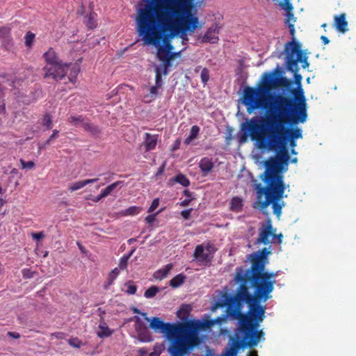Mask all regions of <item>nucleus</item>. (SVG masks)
Wrapping results in <instances>:
<instances>
[{"instance_id": "ddd939ff", "label": "nucleus", "mask_w": 356, "mask_h": 356, "mask_svg": "<svg viewBox=\"0 0 356 356\" xmlns=\"http://www.w3.org/2000/svg\"><path fill=\"white\" fill-rule=\"evenodd\" d=\"M206 250L207 252H209V253L204 252V247L202 244L197 245L195 248L193 257L198 261L210 263L213 257L210 256L209 253H213L216 252V249L211 243H207Z\"/></svg>"}, {"instance_id": "6e6552de", "label": "nucleus", "mask_w": 356, "mask_h": 356, "mask_svg": "<svg viewBox=\"0 0 356 356\" xmlns=\"http://www.w3.org/2000/svg\"><path fill=\"white\" fill-rule=\"evenodd\" d=\"M264 174L263 181L265 186L260 188L258 193L260 195H264L265 200L260 203V208L265 209L271 204L273 213L280 218L282 208L285 206L284 202L282 201L286 190L284 177L282 173L267 170H265Z\"/></svg>"}, {"instance_id": "3c124183", "label": "nucleus", "mask_w": 356, "mask_h": 356, "mask_svg": "<svg viewBox=\"0 0 356 356\" xmlns=\"http://www.w3.org/2000/svg\"><path fill=\"white\" fill-rule=\"evenodd\" d=\"M163 209L160 210L159 212H157L156 214H150V215H148L146 218H145V221L147 222V223H149V224H151L153 222L155 221L156 220V216L162 211Z\"/></svg>"}, {"instance_id": "1a4fd4ad", "label": "nucleus", "mask_w": 356, "mask_h": 356, "mask_svg": "<svg viewBox=\"0 0 356 356\" xmlns=\"http://www.w3.org/2000/svg\"><path fill=\"white\" fill-rule=\"evenodd\" d=\"M182 341L175 342L173 347L175 356H185L186 353L200 343L199 330H206L214 325L213 320L188 321L182 323Z\"/></svg>"}, {"instance_id": "39448f33", "label": "nucleus", "mask_w": 356, "mask_h": 356, "mask_svg": "<svg viewBox=\"0 0 356 356\" xmlns=\"http://www.w3.org/2000/svg\"><path fill=\"white\" fill-rule=\"evenodd\" d=\"M241 129L243 134L241 137V142H245L250 136L252 140L257 143L259 148L276 151V156L270 157L264 162L265 170L282 174L284 166L287 165L289 160L286 145L275 147L268 146L266 144L269 140L268 134H264L263 131H258L254 125L248 122L243 124Z\"/></svg>"}, {"instance_id": "c9c22d12", "label": "nucleus", "mask_w": 356, "mask_h": 356, "mask_svg": "<svg viewBox=\"0 0 356 356\" xmlns=\"http://www.w3.org/2000/svg\"><path fill=\"white\" fill-rule=\"evenodd\" d=\"M85 186L83 180L78 181L73 183L72 185L69 186V191L70 192H74L75 191L79 190Z\"/></svg>"}, {"instance_id": "ea45409f", "label": "nucleus", "mask_w": 356, "mask_h": 356, "mask_svg": "<svg viewBox=\"0 0 356 356\" xmlns=\"http://www.w3.org/2000/svg\"><path fill=\"white\" fill-rule=\"evenodd\" d=\"M162 76L161 72L159 68L156 69V76H155V86L161 87L162 86Z\"/></svg>"}, {"instance_id": "4d7b16f0", "label": "nucleus", "mask_w": 356, "mask_h": 356, "mask_svg": "<svg viewBox=\"0 0 356 356\" xmlns=\"http://www.w3.org/2000/svg\"><path fill=\"white\" fill-rule=\"evenodd\" d=\"M7 335L15 339L20 338L19 333L15 332H8Z\"/></svg>"}, {"instance_id": "5701e85b", "label": "nucleus", "mask_w": 356, "mask_h": 356, "mask_svg": "<svg viewBox=\"0 0 356 356\" xmlns=\"http://www.w3.org/2000/svg\"><path fill=\"white\" fill-rule=\"evenodd\" d=\"M157 143V138L155 136H152L149 133L145 134V146L146 148V151H150L154 149Z\"/></svg>"}, {"instance_id": "0e129e2a", "label": "nucleus", "mask_w": 356, "mask_h": 356, "mask_svg": "<svg viewBox=\"0 0 356 356\" xmlns=\"http://www.w3.org/2000/svg\"><path fill=\"white\" fill-rule=\"evenodd\" d=\"M5 113H6V104L3 100L2 103L0 104V114H5Z\"/></svg>"}, {"instance_id": "e2e57ef3", "label": "nucleus", "mask_w": 356, "mask_h": 356, "mask_svg": "<svg viewBox=\"0 0 356 356\" xmlns=\"http://www.w3.org/2000/svg\"><path fill=\"white\" fill-rule=\"evenodd\" d=\"M51 336H54L58 339H63L65 334L63 332H54V333L51 334Z\"/></svg>"}, {"instance_id": "c85d7f7f", "label": "nucleus", "mask_w": 356, "mask_h": 356, "mask_svg": "<svg viewBox=\"0 0 356 356\" xmlns=\"http://www.w3.org/2000/svg\"><path fill=\"white\" fill-rule=\"evenodd\" d=\"M67 122L73 126H77L79 123L83 124L84 122V118L82 115H71L68 118Z\"/></svg>"}, {"instance_id": "423d86ee", "label": "nucleus", "mask_w": 356, "mask_h": 356, "mask_svg": "<svg viewBox=\"0 0 356 356\" xmlns=\"http://www.w3.org/2000/svg\"><path fill=\"white\" fill-rule=\"evenodd\" d=\"M265 266L261 269L246 270L242 269L236 274L235 280L236 282H243L245 285L248 283L254 288V293L252 295L255 304L258 307H263L260 305L261 301L266 302L272 296L270 293L274 289V285L276 282L275 277L277 273L265 272Z\"/></svg>"}, {"instance_id": "4468645a", "label": "nucleus", "mask_w": 356, "mask_h": 356, "mask_svg": "<svg viewBox=\"0 0 356 356\" xmlns=\"http://www.w3.org/2000/svg\"><path fill=\"white\" fill-rule=\"evenodd\" d=\"M270 254L267 248H264L261 250L252 253L250 256L251 266L248 270L261 269L265 266L267 261V257Z\"/></svg>"}, {"instance_id": "20e7f679", "label": "nucleus", "mask_w": 356, "mask_h": 356, "mask_svg": "<svg viewBox=\"0 0 356 356\" xmlns=\"http://www.w3.org/2000/svg\"><path fill=\"white\" fill-rule=\"evenodd\" d=\"M292 84L293 82L285 76L275 77V73H264L257 88L248 86L243 90V104L248 113L251 114L258 108L265 109L266 115L271 113L270 104L275 95H271L272 90L277 87L289 88Z\"/></svg>"}, {"instance_id": "338daca9", "label": "nucleus", "mask_w": 356, "mask_h": 356, "mask_svg": "<svg viewBox=\"0 0 356 356\" xmlns=\"http://www.w3.org/2000/svg\"><path fill=\"white\" fill-rule=\"evenodd\" d=\"M321 40H322V42L324 44H327L330 42L329 39L326 36H325V35H322L321 37Z\"/></svg>"}, {"instance_id": "c03bdc74", "label": "nucleus", "mask_w": 356, "mask_h": 356, "mask_svg": "<svg viewBox=\"0 0 356 356\" xmlns=\"http://www.w3.org/2000/svg\"><path fill=\"white\" fill-rule=\"evenodd\" d=\"M159 198H155L152 201L150 207H149V209L147 210V212L148 213L153 212L159 207Z\"/></svg>"}, {"instance_id": "de8ad7c7", "label": "nucleus", "mask_w": 356, "mask_h": 356, "mask_svg": "<svg viewBox=\"0 0 356 356\" xmlns=\"http://www.w3.org/2000/svg\"><path fill=\"white\" fill-rule=\"evenodd\" d=\"M119 269L118 268H114L109 274L110 284L118 277L119 274Z\"/></svg>"}, {"instance_id": "680f3d73", "label": "nucleus", "mask_w": 356, "mask_h": 356, "mask_svg": "<svg viewBox=\"0 0 356 356\" xmlns=\"http://www.w3.org/2000/svg\"><path fill=\"white\" fill-rule=\"evenodd\" d=\"M59 131L57 129H54L52 131V134L50 136V140H54L58 137Z\"/></svg>"}, {"instance_id": "8fccbe9b", "label": "nucleus", "mask_w": 356, "mask_h": 356, "mask_svg": "<svg viewBox=\"0 0 356 356\" xmlns=\"http://www.w3.org/2000/svg\"><path fill=\"white\" fill-rule=\"evenodd\" d=\"M31 236L34 240L40 241V239H42L44 237V234L43 232H33L31 234Z\"/></svg>"}, {"instance_id": "f704fd0d", "label": "nucleus", "mask_w": 356, "mask_h": 356, "mask_svg": "<svg viewBox=\"0 0 356 356\" xmlns=\"http://www.w3.org/2000/svg\"><path fill=\"white\" fill-rule=\"evenodd\" d=\"M200 78L201 81L204 85H206L207 83L209 81L210 75H209V70L204 67L202 70L201 74H200Z\"/></svg>"}, {"instance_id": "09e8293b", "label": "nucleus", "mask_w": 356, "mask_h": 356, "mask_svg": "<svg viewBox=\"0 0 356 356\" xmlns=\"http://www.w3.org/2000/svg\"><path fill=\"white\" fill-rule=\"evenodd\" d=\"M282 7L287 13H291V10H293V6L290 3V0H284Z\"/></svg>"}, {"instance_id": "2f4dec72", "label": "nucleus", "mask_w": 356, "mask_h": 356, "mask_svg": "<svg viewBox=\"0 0 356 356\" xmlns=\"http://www.w3.org/2000/svg\"><path fill=\"white\" fill-rule=\"evenodd\" d=\"M124 286L127 287L126 293L129 295H134L137 291V286L134 284L133 281H129L125 283Z\"/></svg>"}, {"instance_id": "79ce46f5", "label": "nucleus", "mask_w": 356, "mask_h": 356, "mask_svg": "<svg viewBox=\"0 0 356 356\" xmlns=\"http://www.w3.org/2000/svg\"><path fill=\"white\" fill-rule=\"evenodd\" d=\"M199 132L200 127L197 125H193L191 129L189 136L193 139H195L197 137Z\"/></svg>"}, {"instance_id": "2eb2a0df", "label": "nucleus", "mask_w": 356, "mask_h": 356, "mask_svg": "<svg viewBox=\"0 0 356 356\" xmlns=\"http://www.w3.org/2000/svg\"><path fill=\"white\" fill-rule=\"evenodd\" d=\"M134 327L138 335V339L141 342H151L153 338L145 323L138 317H134Z\"/></svg>"}, {"instance_id": "864d4df0", "label": "nucleus", "mask_w": 356, "mask_h": 356, "mask_svg": "<svg viewBox=\"0 0 356 356\" xmlns=\"http://www.w3.org/2000/svg\"><path fill=\"white\" fill-rule=\"evenodd\" d=\"M164 350V346L162 344H156L154 346V353H156L158 355H161L162 353V352Z\"/></svg>"}, {"instance_id": "7ed1b4c3", "label": "nucleus", "mask_w": 356, "mask_h": 356, "mask_svg": "<svg viewBox=\"0 0 356 356\" xmlns=\"http://www.w3.org/2000/svg\"><path fill=\"white\" fill-rule=\"evenodd\" d=\"M239 282L241 284L236 295L221 292L211 310L213 312L218 308L226 307L227 316L238 321L240 330L243 333L244 337L247 338L252 334V323L257 325V323L264 321L266 307H258L249 292L248 286L243 282Z\"/></svg>"}, {"instance_id": "c756f323", "label": "nucleus", "mask_w": 356, "mask_h": 356, "mask_svg": "<svg viewBox=\"0 0 356 356\" xmlns=\"http://www.w3.org/2000/svg\"><path fill=\"white\" fill-rule=\"evenodd\" d=\"M159 287H157L156 286H152L145 291L144 296L146 298H153L156 295V293L159 292Z\"/></svg>"}, {"instance_id": "473e14b6", "label": "nucleus", "mask_w": 356, "mask_h": 356, "mask_svg": "<svg viewBox=\"0 0 356 356\" xmlns=\"http://www.w3.org/2000/svg\"><path fill=\"white\" fill-rule=\"evenodd\" d=\"M141 211V208L136 207V206H132L127 209L124 211V214L126 216H134L136 214H138Z\"/></svg>"}, {"instance_id": "37998d69", "label": "nucleus", "mask_w": 356, "mask_h": 356, "mask_svg": "<svg viewBox=\"0 0 356 356\" xmlns=\"http://www.w3.org/2000/svg\"><path fill=\"white\" fill-rule=\"evenodd\" d=\"M227 317H229V316H227V314H222L220 316H218L212 320H213L214 325H216V324L221 325L222 323H223L226 321Z\"/></svg>"}, {"instance_id": "4c0bfd02", "label": "nucleus", "mask_w": 356, "mask_h": 356, "mask_svg": "<svg viewBox=\"0 0 356 356\" xmlns=\"http://www.w3.org/2000/svg\"><path fill=\"white\" fill-rule=\"evenodd\" d=\"M129 261V255H123L120 259L119 262V268L121 270H124L127 267V264Z\"/></svg>"}, {"instance_id": "5fc2aeb1", "label": "nucleus", "mask_w": 356, "mask_h": 356, "mask_svg": "<svg viewBox=\"0 0 356 356\" xmlns=\"http://www.w3.org/2000/svg\"><path fill=\"white\" fill-rule=\"evenodd\" d=\"M192 211V209H186L181 211V216L186 220L188 219Z\"/></svg>"}, {"instance_id": "f8f14e48", "label": "nucleus", "mask_w": 356, "mask_h": 356, "mask_svg": "<svg viewBox=\"0 0 356 356\" xmlns=\"http://www.w3.org/2000/svg\"><path fill=\"white\" fill-rule=\"evenodd\" d=\"M282 234H276L275 229L273 228L271 221L268 220L266 224L260 229L257 242L264 245H268L270 243H282Z\"/></svg>"}, {"instance_id": "58836bf2", "label": "nucleus", "mask_w": 356, "mask_h": 356, "mask_svg": "<svg viewBox=\"0 0 356 356\" xmlns=\"http://www.w3.org/2000/svg\"><path fill=\"white\" fill-rule=\"evenodd\" d=\"M19 161L22 165V169H32L35 167V163L32 161H25L24 159H21Z\"/></svg>"}, {"instance_id": "393cba45", "label": "nucleus", "mask_w": 356, "mask_h": 356, "mask_svg": "<svg viewBox=\"0 0 356 356\" xmlns=\"http://www.w3.org/2000/svg\"><path fill=\"white\" fill-rule=\"evenodd\" d=\"M99 329L100 330L97 332V336L99 338L110 337L113 333V332L109 329L106 323L104 321L101 322L100 324L99 325Z\"/></svg>"}, {"instance_id": "a878e982", "label": "nucleus", "mask_w": 356, "mask_h": 356, "mask_svg": "<svg viewBox=\"0 0 356 356\" xmlns=\"http://www.w3.org/2000/svg\"><path fill=\"white\" fill-rule=\"evenodd\" d=\"M186 280V275L180 273L175 276L170 281V285L172 288H177L179 286H181Z\"/></svg>"}, {"instance_id": "4be33fe9", "label": "nucleus", "mask_w": 356, "mask_h": 356, "mask_svg": "<svg viewBox=\"0 0 356 356\" xmlns=\"http://www.w3.org/2000/svg\"><path fill=\"white\" fill-rule=\"evenodd\" d=\"M175 183H179L185 187L190 185L189 179L184 175L181 173L169 179V184L172 185Z\"/></svg>"}, {"instance_id": "bb28decb", "label": "nucleus", "mask_w": 356, "mask_h": 356, "mask_svg": "<svg viewBox=\"0 0 356 356\" xmlns=\"http://www.w3.org/2000/svg\"><path fill=\"white\" fill-rule=\"evenodd\" d=\"M82 127L86 131L90 132L93 135H97L100 133V129L98 128V127L89 122L84 121V122H83Z\"/></svg>"}, {"instance_id": "f03ea898", "label": "nucleus", "mask_w": 356, "mask_h": 356, "mask_svg": "<svg viewBox=\"0 0 356 356\" xmlns=\"http://www.w3.org/2000/svg\"><path fill=\"white\" fill-rule=\"evenodd\" d=\"M292 102L288 99L280 98L273 106H270L271 113L266 115L262 120L253 117L248 122L254 126L258 131H263L269 136L266 143L271 147L286 145L287 139L302 138V129L298 127L286 128L304 123L307 118V108L300 102L297 107H291Z\"/></svg>"}, {"instance_id": "052dcab7", "label": "nucleus", "mask_w": 356, "mask_h": 356, "mask_svg": "<svg viewBox=\"0 0 356 356\" xmlns=\"http://www.w3.org/2000/svg\"><path fill=\"white\" fill-rule=\"evenodd\" d=\"M98 180H99V179H98V178L88 179H85V180H83V182H84V185H85V186H86V185H88V184L95 183V182H97Z\"/></svg>"}, {"instance_id": "e433bc0d", "label": "nucleus", "mask_w": 356, "mask_h": 356, "mask_svg": "<svg viewBox=\"0 0 356 356\" xmlns=\"http://www.w3.org/2000/svg\"><path fill=\"white\" fill-rule=\"evenodd\" d=\"M35 38V34L29 31L25 35V44L28 47H31L33 40Z\"/></svg>"}, {"instance_id": "9d476101", "label": "nucleus", "mask_w": 356, "mask_h": 356, "mask_svg": "<svg viewBox=\"0 0 356 356\" xmlns=\"http://www.w3.org/2000/svg\"><path fill=\"white\" fill-rule=\"evenodd\" d=\"M149 327L155 332H160L171 341L168 351L170 356H175L173 353V347L175 342L182 341V323H165L159 317L149 318Z\"/></svg>"}, {"instance_id": "7c9ffc66", "label": "nucleus", "mask_w": 356, "mask_h": 356, "mask_svg": "<svg viewBox=\"0 0 356 356\" xmlns=\"http://www.w3.org/2000/svg\"><path fill=\"white\" fill-rule=\"evenodd\" d=\"M42 125L46 127L47 130L52 128V117L49 113H46L42 118Z\"/></svg>"}, {"instance_id": "0eeeda50", "label": "nucleus", "mask_w": 356, "mask_h": 356, "mask_svg": "<svg viewBox=\"0 0 356 356\" xmlns=\"http://www.w3.org/2000/svg\"><path fill=\"white\" fill-rule=\"evenodd\" d=\"M287 56H285L286 68L288 71L293 74L294 83L297 86L296 89H293L291 93L293 97H287L282 94H275L272 99L270 106H273L275 102L280 98L288 99L292 102L291 107H297L300 102L302 103L305 107H307L306 98L304 90L302 88V76L299 74L298 63H301L303 69L308 68L309 63L308 62V56L307 54H300L298 46L290 49L289 46L286 47Z\"/></svg>"}, {"instance_id": "bf43d9fd", "label": "nucleus", "mask_w": 356, "mask_h": 356, "mask_svg": "<svg viewBox=\"0 0 356 356\" xmlns=\"http://www.w3.org/2000/svg\"><path fill=\"white\" fill-rule=\"evenodd\" d=\"M147 349L146 348H141L138 350V356H145L147 354Z\"/></svg>"}, {"instance_id": "412c9836", "label": "nucleus", "mask_w": 356, "mask_h": 356, "mask_svg": "<svg viewBox=\"0 0 356 356\" xmlns=\"http://www.w3.org/2000/svg\"><path fill=\"white\" fill-rule=\"evenodd\" d=\"M173 268L172 264H168L164 268H160L154 273V277L156 280H162L165 278Z\"/></svg>"}, {"instance_id": "69168bd1", "label": "nucleus", "mask_w": 356, "mask_h": 356, "mask_svg": "<svg viewBox=\"0 0 356 356\" xmlns=\"http://www.w3.org/2000/svg\"><path fill=\"white\" fill-rule=\"evenodd\" d=\"M164 169H165V163H163L157 170L156 173V176H159L160 175H161L163 171H164Z\"/></svg>"}, {"instance_id": "603ef678", "label": "nucleus", "mask_w": 356, "mask_h": 356, "mask_svg": "<svg viewBox=\"0 0 356 356\" xmlns=\"http://www.w3.org/2000/svg\"><path fill=\"white\" fill-rule=\"evenodd\" d=\"M132 311L134 314H140L143 318L146 321H149V318L147 317V313L145 312H141L138 308L136 307H134L132 309Z\"/></svg>"}, {"instance_id": "f3484780", "label": "nucleus", "mask_w": 356, "mask_h": 356, "mask_svg": "<svg viewBox=\"0 0 356 356\" xmlns=\"http://www.w3.org/2000/svg\"><path fill=\"white\" fill-rule=\"evenodd\" d=\"M288 27L289 28V32H290L291 35L292 36V39L291 41L287 42L284 45V54L285 56H287V51L286 50L287 46H289L290 49H292L293 47H296L298 46V50L300 51V54L303 55L305 54H307L306 52H304L301 49V44L296 40V38H295L296 29H295L294 24H289Z\"/></svg>"}, {"instance_id": "6e6d98bb", "label": "nucleus", "mask_w": 356, "mask_h": 356, "mask_svg": "<svg viewBox=\"0 0 356 356\" xmlns=\"http://www.w3.org/2000/svg\"><path fill=\"white\" fill-rule=\"evenodd\" d=\"M159 88V86H154L149 88V93L151 97H154L158 94V88Z\"/></svg>"}, {"instance_id": "72a5a7b5", "label": "nucleus", "mask_w": 356, "mask_h": 356, "mask_svg": "<svg viewBox=\"0 0 356 356\" xmlns=\"http://www.w3.org/2000/svg\"><path fill=\"white\" fill-rule=\"evenodd\" d=\"M85 23L90 29L95 28L96 23L92 14H90L85 17Z\"/></svg>"}, {"instance_id": "6ab92c4d", "label": "nucleus", "mask_w": 356, "mask_h": 356, "mask_svg": "<svg viewBox=\"0 0 356 356\" xmlns=\"http://www.w3.org/2000/svg\"><path fill=\"white\" fill-rule=\"evenodd\" d=\"M334 26L338 31L343 33L348 30V22L346 21V15L345 13L334 16Z\"/></svg>"}, {"instance_id": "a19ab883", "label": "nucleus", "mask_w": 356, "mask_h": 356, "mask_svg": "<svg viewBox=\"0 0 356 356\" xmlns=\"http://www.w3.org/2000/svg\"><path fill=\"white\" fill-rule=\"evenodd\" d=\"M68 343L72 347L79 348L81 347V341L77 337H74L68 340Z\"/></svg>"}, {"instance_id": "774afa93", "label": "nucleus", "mask_w": 356, "mask_h": 356, "mask_svg": "<svg viewBox=\"0 0 356 356\" xmlns=\"http://www.w3.org/2000/svg\"><path fill=\"white\" fill-rule=\"evenodd\" d=\"M191 202V200H188V199H185L184 200H183L181 202V206L182 207H186L188 206Z\"/></svg>"}, {"instance_id": "dca6fc26", "label": "nucleus", "mask_w": 356, "mask_h": 356, "mask_svg": "<svg viewBox=\"0 0 356 356\" xmlns=\"http://www.w3.org/2000/svg\"><path fill=\"white\" fill-rule=\"evenodd\" d=\"M0 40L6 49H9L13 44L11 29L9 26L0 27Z\"/></svg>"}, {"instance_id": "aec40b11", "label": "nucleus", "mask_w": 356, "mask_h": 356, "mask_svg": "<svg viewBox=\"0 0 356 356\" xmlns=\"http://www.w3.org/2000/svg\"><path fill=\"white\" fill-rule=\"evenodd\" d=\"M218 31L216 27L209 28L202 38V42L216 43L218 40Z\"/></svg>"}, {"instance_id": "f257e3e1", "label": "nucleus", "mask_w": 356, "mask_h": 356, "mask_svg": "<svg viewBox=\"0 0 356 356\" xmlns=\"http://www.w3.org/2000/svg\"><path fill=\"white\" fill-rule=\"evenodd\" d=\"M185 0H165L163 8L164 13H157L154 16L155 8L146 4L138 10L136 17L137 29L147 44L159 45L163 42L165 47H160L157 56L165 66L178 54L171 53L173 47L169 43L170 39L186 32L193 33L197 28L199 21L191 9L185 5Z\"/></svg>"}, {"instance_id": "b1692460", "label": "nucleus", "mask_w": 356, "mask_h": 356, "mask_svg": "<svg viewBox=\"0 0 356 356\" xmlns=\"http://www.w3.org/2000/svg\"><path fill=\"white\" fill-rule=\"evenodd\" d=\"M243 207V200L239 197H234L230 202L229 209L234 212H239Z\"/></svg>"}, {"instance_id": "a18cd8bd", "label": "nucleus", "mask_w": 356, "mask_h": 356, "mask_svg": "<svg viewBox=\"0 0 356 356\" xmlns=\"http://www.w3.org/2000/svg\"><path fill=\"white\" fill-rule=\"evenodd\" d=\"M296 19L294 17V15L292 13H286V19L285 21V24L289 26V24H293L296 22Z\"/></svg>"}, {"instance_id": "49530a36", "label": "nucleus", "mask_w": 356, "mask_h": 356, "mask_svg": "<svg viewBox=\"0 0 356 356\" xmlns=\"http://www.w3.org/2000/svg\"><path fill=\"white\" fill-rule=\"evenodd\" d=\"M165 3V0H163V2L162 3H161L160 5H156V6H154L153 4H152V6L153 7L155 8V10H154V16H155V18L157 19V13H164L165 12V10L164 8L162 7L163 5ZM151 5V3H149Z\"/></svg>"}, {"instance_id": "9b49d317", "label": "nucleus", "mask_w": 356, "mask_h": 356, "mask_svg": "<svg viewBox=\"0 0 356 356\" xmlns=\"http://www.w3.org/2000/svg\"><path fill=\"white\" fill-rule=\"evenodd\" d=\"M43 57L47 63V65L43 68L44 71V77L46 79L51 78L56 81L62 80L67 74L69 65L63 63L51 47L44 53Z\"/></svg>"}, {"instance_id": "a211bd4d", "label": "nucleus", "mask_w": 356, "mask_h": 356, "mask_svg": "<svg viewBox=\"0 0 356 356\" xmlns=\"http://www.w3.org/2000/svg\"><path fill=\"white\" fill-rule=\"evenodd\" d=\"M214 167V163L211 159L204 157L199 162V168L201 170L202 175L205 177L211 172Z\"/></svg>"}, {"instance_id": "cd10ccee", "label": "nucleus", "mask_w": 356, "mask_h": 356, "mask_svg": "<svg viewBox=\"0 0 356 356\" xmlns=\"http://www.w3.org/2000/svg\"><path fill=\"white\" fill-rule=\"evenodd\" d=\"M121 184H122V181H118L108 185L106 188L101 191L100 193L102 194V197H107L116 187L120 186Z\"/></svg>"}, {"instance_id": "13d9d810", "label": "nucleus", "mask_w": 356, "mask_h": 356, "mask_svg": "<svg viewBox=\"0 0 356 356\" xmlns=\"http://www.w3.org/2000/svg\"><path fill=\"white\" fill-rule=\"evenodd\" d=\"M92 195H90V197H86V200H92V201L97 202L100 201L102 199L104 198V197H102L101 193L99 195H98L97 196L94 197L93 198H91L90 197Z\"/></svg>"}]
</instances>
